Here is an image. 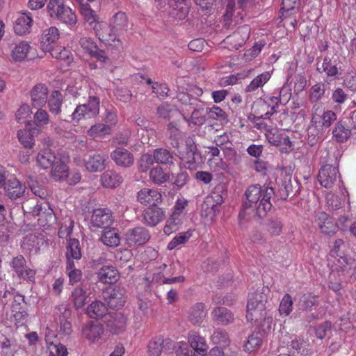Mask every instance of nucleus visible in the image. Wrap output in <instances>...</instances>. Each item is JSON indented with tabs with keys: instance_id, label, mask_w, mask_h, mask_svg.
I'll use <instances>...</instances> for the list:
<instances>
[{
	"instance_id": "obj_1",
	"label": "nucleus",
	"mask_w": 356,
	"mask_h": 356,
	"mask_svg": "<svg viewBox=\"0 0 356 356\" xmlns=\"http://www.w3.org/2000/svg\"><path fill=\"white\" fill-rule=\"evenodd\" d=\"M275 195L273 187L260 186L259 184L250 185L245 192L246 200L243 204V211L239 213V218L245 217L248 210L252 211L261 218L266 216L272 208L270 199Z\"/></svg>"
},
{
	"instance_id": "obj_2",
	"label": "nucleus",
	"mask_w": 356,
	"mask_h": 356,
	"mask_svg": "<svg viewBox=\"0 0 356 356\" xmlns=\"http://www.w3.org/2000/svg\"><path fill=\"white\" fill-rule=\"evenodd\" d=\"M269 291L268 287L263 286L249 293L246 314L248 321H257L265 318L266 305Z\"/></svg>"
},
{
	"instance_id": "obj_3",
	"label": "nucleus",
	"mask_w": 356,
	"mask_h": 356,
	"mask_svg": "<svg viewBox=\"0 0 356 356\" xmlns=\"http://www.w3.org/2000/svg\"><path fill=\"white\" fill-rule=\"evenodd\" d=\"M100 99L90 96L87 103L78 105L70 115L72 122H78L82 119L94 118L99 113Z\"/></svg>"
},
{
	"instance_id": "obj_4",
	"label": "nucleus",
	"mask_w": 356,
	"mask_h": 356,
	"mask_svg": "<svg viewBox=\"0 0 356 356\" xmlns=\"http://www.w3.org/2000/svg\"><path fill=\"white\" fill-rule=\"evenodd\" d=\"M223 191L221 187H216L215 190L207 196L202 204V215H205L211 220L219 211V207L224 201Z\"/></svg>"
},
{
	"instance_id": "obj_5",
	"label": "nucleus",
	"mask_w": 356,
	"mask_h": 356,
	"mask_svg": "<svg viewBox=\"0 0 356 356\" xmlns=\"http://www.w3.org/2000/svg\"><path fill=\"white\" fill-rule=\"evenodd\" d=\"M312 111V122L323 129L329 128L337 120L336 113L331 110H325L321 104H314Z\"/></svg>"
},
{
	"instance_id": "obj_6",
	"label": "nucleus",
	"mask_w": 356,
	"mask_h": 356,
	"mask_svg": "<svg viewBox=\"0 0 356 356\" xmlns=\"http://www.w3.org/2000/svg\"><path fill=\"white\" fill-rule=\"evenodd\" d=\"M318 180L322 186L332 188L335 184L341 181L338 168L331 165L323 166L318 172Z\"/></svg>"
},
{
	"instance_id": "obj_7",
	"label": "nucleus",
	"mask_w": 356,
	"mask_h": 356,
	"mask_svg": "<svg viewBox=\"0 0 356 356\" xmlns=\"http://www.w3.org/2000/svg\"><path fill=\"white\" fill-rule=\"evenodd\" d=\"M125 290L120 286L109 288L103 292L104 300L111 309H119L125 303Z\"/></svg>"
},
{
	"instance_id": "obj_8",
	"label": "nucleus",
	"mask_w": 356,
	"mask_h": 356,
	"mask_svg": "<svg viewBox=\"0 0 356 356\" xmlns=\"http://www.w3.org/2000/svg\"><path fill=\"white\" fill-rule=\"evenodd\" d=\"M316 70L320 73H324L326 76L325 81L327 83L332 81L339 79L341 73L339 71V68L337 67V63L336 60H332V59L327 56H325L323 62L320 63L317 62Z\"/></svg>"
},
{
	"instance_id": "obj_9",
	"label": "nucleus",
	"mask_w": 356,
	"mask_h": 356,
	"mask_svg": "<svg viewBox=\"0 0 356 356\" xmlns=\"http://www.w3.org/2000/svg\"><path fill=\"white\" fill-rule=\"evenodd\" d=\"M149 239V232L141 226L129 229L125 234V241L129 247L143 245Z\"/></svg>"
},
{
	"instance_id": "obj_10",
	"label": "nucleus",
	"mask_w": 356,
	"mask_h": 356,
	"mask_svg": "<svg viewBox=\"0 0 356 356\" xmlns=\"http://www.w3.org/2000/svg\"><path fill=\"white\" fill-rule=\"evenodd\" d=\"M113 221L112 211L108 208L94 209L90 218V224L92 227L104 229L109 227Z\"/></svg>"
},
{
	"instance_id": "obj_11",
	"label": "nucleus",
	"mask_w": 356,
	"mask_h": 356,
	"mask_svg": "<svg viewBox=\"0 0 356 356\" xmlns=\"http://www.w3.org/2000/svg\"><path fill=\"white\" fill-rule=\"evenodd\" d=\"M104 323L110 332L117 334L125 329L127 318L120 312H111L106 316Z\"/></svg>"
},
{
	"instance_id": "obj_12",
	"label": "nucleus",
	"mask_w": 356,
	"mask_h": 356,
	"mask_svg": "<svg viewBox=\"0 0 356 356\" xmlns=\"http://www.w3.org/2000/svg\"><path fill=\"white\" fill-rule=\"evenodd\" d=\"M137 201L143 205L157 206L163 200L162 195L155 188H141L136 195Z\"/></svg>"
},
{
	"instance_id": "obj_13",
	"label": "nucleus",
	"mask_w": 356,
	"mask_h": 356,
	"mask_svg": "<svg viewBox=\"0 0 356 356\" xmlns=\"http://www.w3.org/2000/svg\"><path fill=\"white\" fill-rule=\"evenodd\" d=\"M165 218V213L162 208L157 206L146 208L142 213L141 221L149 227H154Z\"/></svg>"
},
{
	"instance_id": "obj_14",
	"label": "nucleus",
	"mask_w": 356,
	"mask_h": 356,
	"mask_svg": "<svg viewBox=\"0 0 356 356\" xmlns=\"http://www.w3.org/2000/svg\"><path fill=\"white\" fill-rule=\"evenodd\" d=\"M213 322L218 325L227 326L234 323V314L225 307H216L211 312Z\"/></svg>"
},
{
	"instance_id": "obj_15",
	"label": "nucleus",
	"mask_w": 356,
	"mask_h": 356,
	"mask_svg": "<svg viewBox=\"0 0 356 356\" xmlns=\"http://www.w3.org/2000/svg\"><path fill=\"white\" fill-rule=\"evenodd\" d=\"M26 186L16 178L9 179L4 186V194L12 200L21 198L24 196Z\"/></svg>"
},
{
	"instance_id": "obj_16",
	"label": "nucleus",
	"mask_w": 356,
	"mask_h": 356,
	"mask_svg": "<svg viewBox=\"0 0 356 356\" xmlns=\"http://www.w3.org/2000/svg\"><path fill=\"white\" fill-rule=\"evenodd\" d=\"M55 314L58 316L60 332L65 335H69L72 332L71 323L68 321L72 315L71 309L66 305L61 304L56 307Z\"/></svg>"
},
{
	"instance_id": "obj_17",
	"label": "nucleus",
	"mask_w": 356,
	"mask_h": 356,
	"mask_svg": "<svg viewBox=\"0 0 356 356\" xmlns=\"http://www.w3.org/2000/svg\"><path fill=\"white\" fill-rule=\"evenodd\" d=\"M94 30L99 40L103 42L108 43L117 41L120 44L121 42L116 33L110 27V24L107 25L105 23H96L94 26Z\"/></svg>"
},
{
	"instance_id": "obj_18",
	"label": "nucleus",
	"mask_w": 356,
	"mask_h": 356,
	"mask_svg": "<svg viewBox=\"0 0 356 356\" xmlns=\"http://www.w3.org/2000/svg\"><path fill=\"white\" fill-rule=\"evenodd\" d=\"M104 332L103 325L97 322L90 321L82 329L83 337L92 343H95L102 338Z\"/></svg>"
},
{
	"instance_id": "obj_19",
	"label": "nucleus",
	"mask_w": 356,
	"mask_h": 356,
	"mask_svg": "<svg viewBox=\"0 0 356 356\" xmlns=\"http://www.w3.org/2000/svg\"><path fill=\"white\" fill-rule=\"evenodd\" d=\"M111 158L114 163L122 168H129L134 163V154L127 149L118 147L111 153Z\"/></svg>"
},
{
	"instance_id": "obj_20",
	"label": "nucleus",
	"mask_w": 356,
	"mask_h": 356,
	"mask_svg": "<svg viewBox=\"0 0 356 356\" xmlns=\"http://www.w3.org/2000/svg\"><path fill=\"white\" fill-rule=\"evenodd\" d=\"M170 15L177 20H183L188 15L191 0H172Z\"/></svg>"
},
{
	"instance_id": "obj_21",
	"label": "nucleus",
	"mask_w": 356,
	"mask_h": 356,
	"mask_svg": "<svg viewBox=\"0 0 356 356\" xmlns=\"http://www.w3.org/2000/svg\"><path fill=\"white\" fill-rule=\"evenodd\" d=\"M188 342L192 348V353H193L191 356H207V344L204 338L197 332H191L189 333Z\"/></svg>"
},
{
	"instance_id": "obj_22",
	"label": "nucleus",
	"mask_w": 356,
	"mask_h": 356,
	"mask_svg": "<svg viewBox=\"0 0 356 356\" xmlns=\"http://www.w3.org/2000/svg\"><path fill=\"white\" fill-rule=\"evenodd\" d=\"M109 24L118 37L127 32L129 26L128 17L125 13L120 11L112 16Z\"/></svg>"
},
{
	"instance_id": "obj_23",
	"label": "nucleus",
	"mask_w": 356,
	"mask_h": 356,
	"mask_svg": "<svg viewBox=\"0 0 356 356\" xmlns=\"http://www.w3.org/2000/svg\"><path fill=\"white\" fill-rule=\"evenodd\" d=\"M100 241L102 243L109 248H116L121 242L120 233L118 228H105L101 234Z\"/></svg>"
},
{
	"instance_id": "obj_24",
	"label": "nucleus",
	"mask_w": 356,
	"mask_h": 356,
	"mask_svg": "<svg viewBox=\"0 0 356 356\" xmlns=\"http://www.w3.org/2000/svg\"><path fill=\"white\" fill-rule=\"evenodd\" d=\"M48 89L44 84L39 83L35 86L31 91L32 106L42 108L47 102Z\"/></svg>"
},
{
	"instance_id": "obj_25",
	"label": "nucleus",
	"mask_w": 356,
	"mask_h": 356,
	"mask_svg": "<svg viewBox=\"0 0 356 356\" xmlns=\"http://www.w3.org/2000/svg\"><path fill=\"white\" fill-rule=\"evenodd\" d=\"M106 159L104 154L95 153L90 155L85 161L86 168L91 172L102 171L106 168Z\"/></svg>"
},
{
	"instance_id": "obj_26",
	"label": "nucleus",
	"mask_w": 356,
	"mask_h": 356,
	"mask_svg": "<svg viewBox=\"0 0 356 356\" xmlns=\"http://www.w3.org/2000/svg\"><path fill=\"white\" fill-rule=\"evenodd\" d=\"M33 19L29 12L20 14L14 23V31L16 34L23 35L30 32Z\"/></svg>"
},
{
	"instance_id": "obj_27",
	"label": "nucleus",
	"mask_w": 356,
	"mask_h": 356,
	"mask_svg": "<svg viewBox=\"0 0 356 356\" xmlns=\"http://www.w3.org/2000/svg\"><path fill=\"white\" fill-rule=\"evenodd\" d=\"M66 262L79 263L82 253L80 243L78 239L70 238L66 245Z\"/></svg>"
},
{
	"instance_id": "obj_28",
	"label": "nucleus",
	"mask_w": 356,
	"mask_h": 356,
	"mask_svg": "<svg viewBox=\"0 0 356 356\" xmlns=\"http://www.w3.org/2000/svg\"><path fill=\"white\" fill-rule=\"evenodd\" d=\"M172 341L170 339L155 338L148 344L149 356H160L163 351L170 348Z\"/></svg>"
},
{
	"instance_id": "obj_29",
	"label": "nucleus",
	"mask_w": 356,
	"mask_h": 356,
	"mask_svg": "<svg viewBox=\"0 0 356 356\" xmlns=\"http://www.w3.org/2000/svg\"><path fill=\"white\" fill-rule=\"evenodd\" d=\"M315 223L324 234L330 235L335 232V225L328 218L327 214L325 212H318L317 213Z\"/></svg>"
},
{
	"instance_id": "obj_30",
	"label": "nucleus",
	"mask_w": 356,
	"mask_h": 356,
	"mask_svg": "<svg viewBox=\"0 0 356 356\" xmlns=\"http://www.w3.org/2000/svg\"><path fill=\"white\" fill-rule=\"evenodd\" d=\"M39 134L37 127L32 129H24L17 131V137L19 143L26 148L31 149L35 144L34 137Z\"/></svg>"
},
{
	"instance_id": "obj_31",
	"label": "nucleus",
	"mask_w": 356,
	"mask_h": 356,
	"mask_svg": "<svg viewBox=\"0 0 356 356\" xmlns=\"http://www.w3.org/2000/svg\"><path fill=\"white\" fill-rule=\"evenodd\" d=\"M100 300L92 302L87 307L86 313L92 318H102L107 316L108 306Z\"/></svg>"
},
{
	"instance_id": "obj_32",
	"label": "nucleus",
	"mask_w": 356,
	"mask_h": 356,
	"mask_svg": "<svg viewBox=\"0 0 356 356\" xmlns=\"http://www.w3.org/2000/svg\"><path fill=\"white\" fill-rule=\"evenodd\" d=\"M50 52L51 56L60 61L64 67H68L73 60V56L71 52L62 47H49L47 50Z\"/></svg>"
},
{
	"instance_id": "obj_33",
	"label": "nucleus",
	"mask_w": 356,
	"mask_h": 356,
	"mask_svg": "<svg viewBox=\"0 0 356 356\" xmlns=\"http://www.w3.org/2000/svg\"><path fill=\"white\" fill-rule=\"evenodd\" d=\"M206 316L205 305L202 302H197L190 310L188 320L194 325H200Z\"/></svg>"
},
{
	"instance_id": "obj_34",
	"label": "nucleus",
	"mask_w": 356,
	"mask_h": 356,
	"mask_svg": "<svg viewBox=\"0 0 356 356\" xmlns=\"http://www.w3.org/2000/svg\"><path fill=\"white\" fill-rule=\"evenodd\" d=\"M118 276L117 269L112 266H104L97 273L99 280L103 283H114L118 280Z\"/></svg>"
},
{
	"instance_id": "obj_35",
	"label": "nucleus",
	"mask_w": 356,
	"mask_h": 356,
	"mask_svg": "<svg viewBox=\"0 0 356 356\" xmlns=\"http://www.w3.org/2000/svg\"><path fill=\"white\" fill-rule=\"evenodd\" d=\"M122 177L120 175L113 170L105 171L101 175V181L106 188H116L122 182Z\"/></svg>"
},
{
	"instance_id": "obj_36",
	"label": "nucleus",
	"mask_w": 356,
	"mask_h": 356,
	"mask_svg": "<svg viewBox=\"0 0 356 356\" xmlns=\"http://www.w3.org/2000/svg\"><path fill=\"white\" fill-rule=\"evenodd\" d=\"M63 99V95L58 90H54L51 93V95L47 102L49 110L51 114L58 115L60 113Z\"/></svg>"
},
{
	"instance_id": "obj_37",
	"label": "nucleus",
	"mask_w": 356,
	"mask_h": 356,
	"mask_svg": "<svg viewBox=\"0 0 356 356\" xmlns=\"http://www.w3.org/2000/svg\"><path fill=\"white\" fill-rule=\"evenodd\" d=\"M180 159L184 163L185 167L190 170L195 169L200 163V155L196 151L186 150L185 152L179 153Z\"/></svg>"
},
{
	"instance_id": "obj_38",
	"label": "nucleus",
	"mask_w": 356,
	"mask_h": 356,
	"mask_svg": "<svg viewBox=\"0 0 356 356\" xmlns=\"http://www.w3.org/2000/svg\"><path fill=\"white\" fill-rule=\"evenodd\" d=\"M154 161L163 165L174 164L175 156L172 152L165 148H158L153 151Z\"/></svg>"
},
{
	"instance_id": "obj_39",
	"label": "nucleus",
	"mask_w": 356,
	"mask_h": 356,
	"mask_svg": "<svg viewBox=\"0 0 356 356\" xmlns=\"http://www.w3.org/2000/svg\"><path fill=\"white\" fill-rule=\"evenodd\" d=\"M51 168V175L55 181L64 180L68 177V168L60 159H57Z\"/></svg>"
},
{
	"instance_id": "obj_40",
	"label": "nucleus",
	"mask_w": 356,
	"mask_h": 356,
	"mask_svg": "<svg viewBox=\"0 0 356 356\" xmlns=\"http://www.w3.org/2000/svg\"><path fill=\"white\" fill-rule=\"evenodd\" d=\"M54 18L70 26H74L77 22L75 13L66 5Z\"/></svg>"
},
{
	"instance_id": "obj_41",
	"label": "nucleus",
	"mask_w": 356,
	"mask_h": 356,
	"mask_svg": "<svg viewBox=\"0 0 356 356\" xmlns=\"http://www.w3.org/2000/svg\"><path fill=\"white\" fill-rule=\"evenodd\" d=\"M56 161L55 154L49 149L41 151L37 156V163L43 169L52 167Z\"/></svg>"
},
{
	"instance_id": "obj_42",
	"label": "nucleus",
	"mask_w": 356,
	"mask_h": 356,
	"mask_svg": "<svg viewBox=\"0 0 356 356\" xmlns=\"http://www.w3.org/2000/svg\"><path fill=\"white\" fill-rule=\"evenodd\" d=\"M59 35L58 29L55 26L44 30L42 35V43L44 49L48 50L50 44L58 40Z\"/></svg>"
},
{
	"instance_id": "obj_43",
	"label": "nucleus",
	"mask_w": 356,
	"mask_h": 356,
	"mask_svg": "<svg viewBox=\"0 0 356 356\" xmlns=\"http://www.w3.org/2000/svg\"><path fill=\"white\" fill-rule=\"evenodd\" d=\"M169 178L170 175L165 172L159 165L152 168L149 171V179L154 184L161 185L165 183Z\"/></svg>"
},
{
	"instance_id": "obj_44",
	"label": "nucleus",
	"mask_w": 356,
	"mask_h": 356,
	"mask_svg": "<svg viewBox=\"0 0 356 356\" xmlns=\"http://www.w3.org/2000/svg\"><path fill=\"white\" fill-rule=\"evenodd\" d=\"M79 263L66 262V273L69 276L70 284H74L82 278V272L78 268Z\"/></svg>"
},
{
	"instance_id": "obj_45",
	"label": "nucleus",
	"mask_w": 356,
	"mask_h": 356,
	"mask_svg": "<svg viewBox=\"0 0 356 356\" xmlns=\"http://www.w3.org/2000/svg\"><path fill=\"white\" fill-rule=\"evenodd\" d=\"M111 133V125L97 123L92 126L88 131V134L92 138H103Z\"/></svg>"
},
{
	"instance_id": "obj_46",
	"label": "nucleus",
	"mask_w": 356,
	"mask_h": 356,
	"mask_svg": "<svg viewBox=\"0 0 356 356\" xmlns=\"http://www.w3.org/2000/svg\"><path fill=\"white\" fill-rule=\"evenodd\" d=\"M317 296L312 293H306L302 294L298 302V307L300 309L305 311H309L312 307L317 305Z\"/></svg>"
},
{
	"instance_id": "obj_47",
	"label": "nucleus",
	"mask_w": 356,
	"mask_h": 356,
	"mask_svg": "<svg viewBox=\"0 0 356 356\" xmlns=\"http://www.w3.org/2000/svg\"><path fill=\"white\" fill-rule=\"evenodd\" d=\"M270 78V74L268 72H264L257 76L246 87L247 92L255 91L259 88L262 87L266 83Z\"/></svg>"
},
{
	"instance_id": "obj_48",
	"label": "nucleus",
	"mask_w": 356,
	"mask_h": 356,
	"mask_svg": "<svg viewBox=\"0 0 356 356\" xmlns=\"http://www.w3.org/2000/svg\"><path fill=\"white\" fill-rule=\"evenodd\" d=\"M324 133V129L312 122L311 120L310 125L307 129V134L309 141L312 145L316 143L318 140L321 139Z\"/></svg>"
},
{
	"instance_id": "obj_49",
	"label": "nucleus",
	"mask_w": 356,
	"mask_h": 356,
	"mask_svg": "<svg viewBox=\"0 0 356 356\" xmlns=\"http://www.w3.org/2000/svg\"><path fill=\"white\" fill-rule=\"evenodd\" d=\"M211 341L213 343L222 347H227L229 345L230 340L228 333L222 329H216L212 334Z\"/></svg>"
},
{
	"instance_id": "obj_50",
	"label": "nucleus",
	"mask_w": 356,
	"mask_h": 356,
	"mask_svg": "<svg viewBox=\"0 0 356 356\" xmlns=\"http://www.w3.org/2000/svg\"><path fill=\"white\" fill-rule=\"evenodd\" d=\"M181 224V220L178 216L177 212H173L170 217L166 221L165 225L163 228V232L165 234L170 235V234L177 231Z\"/></svg>"
},
{
	"instance_id": "obj_51",
	"label": "nucleus",
	"mask_w": 356,
	"mask_h": 356,
	"mask_svg": "<svg viewBox=\"0 0 356 356\" xmlns=\"http://www.w3.org/2000/svg\"><path fill=\"white\" fill-rule=\"evenodd\" d=\"M29 48L30 47L27 42H20L12 50V58L15 61H22L26 57Z\"/></svg>"
},
{
	"instance_id": "obj_52",
	"label": "nucleus",
	"mask_w": 356,
	"mask_h": 356,
	"mask_svg": "<svg viewBox=\"0 0 356 356\" xmlns=\"http://www.w3.org/2000/svg\"><path fill=\"white\" fill-rule=\"evenodd\" d=\"M86 292L81 287H76L72 292L71 300L76 309L81 308L86 304Z\"/></svg>"
},
{
	"instance_id": "obj_53",
	"label": "nucleus",
	"mask_w": 356,
	"mask_h": 356,
	"mask_svg": "<svg viewBox=\"0 0 356 356\" xmlns=\"http://www.w3.org/2000/svg\"><path fill=\"white\" fill-rule=\"evenodd\" d=\"M27 182L32 193L41 199H44L47 195V190L39 185L33 175L27 176Z\"/></svg>"
},
{
	"instance_id": "obj_54",
	"label": "nucleus",
	"mask_w": 356,
	"mask_h": 356,
	"mask_svg": "<svg viewBox=\"0 0 356 356\" xmlns=\"http://www.w3.org/2000/svg\"><path fill=\"white\" fill-rule=\"evenodd\" d=\"M332 134L338 142L343 143L350 137V130L346 128L341 122H339L333 129Z\"/></svg>"
},
{
	"instance_id": "obj_55",
	"label": "nucleus",
	"mask_w": 356,
	"mask_h": 356,
	"mask_svg": "<svg viewBox=\"0 0 356 356\" xmlns=\"http://www.w3.org/2000/svg\"><path fill=\"white\" fill-rule=\"evenodd\" d=\"M350 99V95L346 88H336L331 95V99L333 103L337 105H341Z\"/></svg>"
},
{
	"instance_id": "obj_56",
	"label": "nucleus",
	"mask_w": 356,
	"mask_h": 356,
	"mask_svg": "<svg viewBox=\"0 0 356 356\" xmlns=\"http://www.w3.org/2000/svg\"><path fill=\"white\" fill-rule=\"evenodd\" d=\"M192 233L193 232L191 230L179 233L168 243V248L169 250H173L179 245L184 244L191 237Z\"/></svg>"
},
{
	"instance_id": "obj_57",
	"label": "nucleus",
	"mask_w": 356,
	"mask_h": 356,
	"mask_svg": "<svg viewBox=\"0 0 356 356\" xmlns=\"http://www.w3.org/2000/svg\"><path fill=\"white\" fill-rule=\"evenodd\" d=\"M268 141L273 145L279 146L282 144H286V140L289 141L288 136H283L278 131H270L266 134Z\"/></svg>"
},
{
	"instance_id": "obj_58",
	"label": "nucleus",
	"mask_w": 356,
	"mask_h": 356,
	"mask_svg": "<svg viewBox=\"0 0 356 356\" xmlns=\"http://www.w3.org/2000/svg\"><path fill=\"white\" fill-rule=\"evenodd\" d=\"M325 86L323 83H316L314 85L310 91L309 100L312 103L318 104V102L325 94Z\"/></svg>"
},
{
	"instance_id": "obj_59",
	"label": "nucleus",
	"mask_w": 356,
	"mask_h": 356,
	"mask_svg": "<svg viewBox=\"0 0 356 356\" xmlns=\"http://www.w3.org/2000/svg\"><path fill=\"white\" fill-rule=\"evenodd\" d=\"M262 343L261 335L259 332L252 333L250 334L245 344L246 350L252 352L255 348L259 347Z\"/></svg>"
},
{
	"instance_id": "obj_60",
	"label": "nucleus",
	"mask_w": 356,
	"mask_h": 356,
	"mask_svg": "<svg viewBox=\"0 0 356 356\" xmlns=\"http://www.w3.org/2000/svg\"><path fill=\"white\" fill-rule=\"evenodd\" d=\"M65 6L64 0H49L47 6V13L51 17L54 18Z\"/></svg>"
},
{
	"instance_id": "obj_61",
	"label": "nucleus",
	"mask_w": 356,
	"mask_h": 356,
	"mask_svg": "<svg viewBox=\"0 0 356 356\" xmlns=\"http://www.w3.org/2000/svg\"><path fill=\"white\" fill-rule=\"evenodd\" d=\"M293 309V300L291 296L286 293L282 298L280 307L279 312L280 314H284L285 316L289 315V314L292 312Z\"/></svg>"
},
{
	"instance_id": "obj_62",
	"label": "nucleus",
	"mask_w": 356,
	"mask_h": 356,
	"mask_svg": "<svg viewBox=\"0 0 356 356\" xmlns=\"http://www.w3.org/2000/svg\"><path fill=\"white\" fill-rule=\"evenodd\" d=\"M35 270L30 268L26 264L24 268H22L21 271L18 272L15 276L19 280L29 282H34L35 280Z\"/></svg>"
},
{
	"instance_id": "obj_63",
	"label": "nucleus",
	"mask_w": 356,
	"mask_h": 356,
	"mask_svg": "<svg viewBox=\"0 0 356 356\" xmlns=\"http://www.w3.org/2000/svg\"><path fill=\"white\" fill-rule=\"evenodd\" d=\"M154 159L153 154L147 153L142 155L138 162V170L140 172H146L156 163Z\"/></svg>"
},
{
	"instance_id": "obj_64",
	"label": "nucleus",
	"mask_w": 356,
	"mask_h": 356,
	"mask_svg": "<svg viewBox=\"0 0 356 356\" xmlns=\"http://www.w3.org/2000/svg\"><path fill=\"white\" fill-rule=\"evenodd\" d=\"M293 193V185L291 179H285L280 186L277 196L282 200H286Z\"/></svg>"
}]
</instances>
